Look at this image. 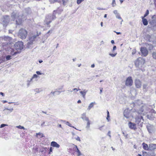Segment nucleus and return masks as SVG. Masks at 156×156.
Instances as JSON below:
<instances>
[{
    "mask_svg": "<svg viewBox=\"0 0 156 156\" xmlns=\"http://www.w3.org/2000/svg\"><path fill=\"white\" fill-rule=\"evenodd\" d=\"M12 20H14L16 19V22L17 24L20 25L22 23L23 20L26 19L24 16H21L19 15V13L18 12H14L12 13L11 16Z\"/></svg>",
    "mask_w": 156,
    "mask_h": 156,
    "instance_id": "1",
    "label": "nucleus"
},
{
    "mask_svg": "<svg viewBox=\"0 0 156 156\" xmlns=\"http://www.w3.org/2000/svg\"><path fill=\"white\" fill-rule=\"evenodd\" d=\"M149 106L147 105H143L141 106L140 109L137 111L136 113L139 115H145L149 111Z\"/></svg>",
    "mask_w": 156,
    "mask_h": 156,
    "instance_id": "2",
    "label": "nucleus"
},
{
    "mask_svg": "<svg viewBox=\"0 0 156 156\" xmlns=\"http://www.w3.org/2000/svg\"><path fill=\"white\" fill-rule=\"evenodd\" d=\"M145 63V60L142 58H138L135 62V66L139 68L143 67Z\"/></svg>",
    "mask_w": 156,
    "mask_h": 156,
    "instance_id": "3",
    "label": "nucleus"
},
{
    "mask_svg": "<svg viewBox=\"0 0 156 156\" xmlns=\"http://www.w3.org/2000/svg\"><path fill=\"white\" fill-rule=\"evenodd\" d=\"M37 34L36 35L33 36L29 38V41L28 42L27 44V47L28 48H29L30 47L31 45L33 44V42L35 40V38L41 34V32L40 31L39 32L37 31Z\"/></svg>",
    "mask_w": 156,
    "mask_h": 156,
    "instance_id": "4",
    "label": "nucleus"
},
{
    "mask_svg": "<svg viewBox=\"0 0 156 156\" xmlns=\"http://www.w3.org/2000/svg\"><path fill=\"white\" fill-rule=\"evenodd\" d=\"M27 34V31L23 29H21L19 30L18 36L22 39H25Z\"/></svg>",
    "mask_w": 156,
    "mask_h": 156,
    "instance_id": "5",
    "label": "nucleus"
},
{
    "mask_svg": "<svg viewBox=\"0 0 156 156\" xmlns=\"http://www.w3.org/2000/svg\"><path fill=\"white\" fill-rule=\"evenodd\" d=\"M55 18V16L54 15H52L50 14L46 17V18L45 20V23L47 25H48Z\"/></svg>",
    "mask_w": 156,
    "mask_h": 156,
    "instance_id": "6",
    "label": "nucleus"
},
{
    "mask_svg": "<svg viewBox=\"0 0 156 156\" xmlns=\"http://www.w3.org/2000/svg\"><path fill=\"white\" fill-rule=\"evenodd\" d=\"M23 42L20 41L16 42L14 45V48L17 50H21L23 48Z\"/></svg>",
    "mask_w": 156,
    "mask_h": 156,
    "instance_id": "7",
    "label": "nucleus"
},
{
    "mask_svg": "<svg viewBox=\"0 0 156 156\" xmlns=\"http://www.w3.org/2000/svg\"><path fill=\"white\" fill-rule=\"evenodd\" d=\"M133 83V80L131 77H128L126 80L125 84L126 86H131Z\"/></svg>",
    "mask_w": 156,
    "mask_h": 156,
    "instance_id": "8",
    "label": "nucleus"
},
{
    "mask_svg": "<svg viewBox=\"0 0 156 156\" xmlns=\"http://www.w3.org/2000/svg\"><path fill=\"white\" fill-rule=\"evenodd\" d=\"M152 21L151 22V26L154 30H156V15H154L152 17Z\"/></svg>",
    "mask_w": 156,
    "mask_h": 156,
    "instance_id": "9",
    "label": "nucleus"
},
{
    "mask_svg": "<svg viewBox=\"0 0 156 156\" xmlns=\"http://www.w3.org/2000/svg\"><path fill=\"white\" fill-rule=\"evenodd\" d=\"M140 51L142 56H146L148 54V51L145 47H141L140 48Z\"/></svg>",
    "mask_w": 156,
    "mask_h": 156,
    "instance_id": "10",
    "label": "nucleus"
},
{
    "mask_svg": "<svg viewBox=\"0 0 156 156\" xmlns=\"http://www.w3.org/2000/svg\"><path fill=\"white\" fill-rule=\"evenodd\" d=\"M124 115L125 117L127 119L129 118L131 115L130 110L126 109L124 112Z\"/></svg>",
    "mask_w": 156,
    "mask_h": 156,
    "instance_id": "11",
    "label": "nucleus"
},
{
    "mask_svg": "<svg viewBox=\"0 0 156 156\" xmlns=\"http://www.w3.org/2000/svg\"><path fill=\"white\" fill-rule=\"evenodd\" d=\"M3 24L4 26H6L9 22V16H5L3 19Z\"/></svg>",
    "mask_w": 156,
    "mask_h": 156,
    "instance_id": "12",
    "label": "nucleus"
},
{
    "mask_svg": "<svg viewBox=\"0 0 156 156\" xmlns=\"http://www.w3.org/2000/svg\"><path fill=\"white\" fill-rule=\"evenodd\" d=\"M135 84L136 87L137 88L141 87L142 85L139 79H136L135 80Z\"/></svg>",
    "mask_w": 156,
    "mask_h": 156,
    "instance_id": "13",
    "label": "nucleus"
},
{
    "mask_svg": "<svg viewBox=\"0 0 156 156\" xmlns=\"http://www.w3.org/2000/svg\"><path fill=\"white\" fill-rule=\"evenodd\" d=\"M135 122L137 124H139L140 122H143L144 119H143V117L141 115L135 117Z\"/></svg>",
    "mask_w": 156,
    "mask_h": 156,
    "instance_id": "14",
    "label": "nucleus"
},
{
    "mask_svg": "<svg viewBox=\"0 0 156 156\" xmlns=\"http://www.w3.org/2000/svg\"><path fill=\"white\" fill-rule=\"evenodd\" d=\"M13 108H5L3 110V111L5 115H7L10 114L13 111Z\"/></svg>",
    "mask_w": 156,
    "mask_h": 156,
    "instance_id": "15",
    "label": "nucleus"
},
{
    "mask_svg": "<svg viewBox=\"0 0 156 156\" xmlns=\"http://www.w3.org/2000/svg\"><path fill=\"white\" fill-rule=\"evenodd\" d=\"M128 126L129 128L135 130L136 129V125L134 123L129 122L128 123Z\"/></svg>",
    "mask_w": 156,
    "mask_h": 156,
    "instance_id": "16",
    "label": "nucleus"
},
{
    "mask_svg": "<svg viewBox=\"0 0 156 156\" xmlns=\"http://www.w3.org/2000/svg\"><path fill=\"white\" fill-rule=\"evenodd\" d=\"M116 47L115 46H114L113 48V49L112 50V51L114 53H109V55L111 56L112 57H115L117 54V52H115L114 51L116 50Z\"/></svg>",
    "mask_w": 156,
    "mask_h": 156,
    "instance_id": "17",
    "label": "nucleus"
},
{
    "mask_svg": "<svg viewBox=\"0 0 156 156\" xmlns=\"http://www.w3.org/2000/svg\"><path fill=\"white\" fill-rule=\"evenodd\" d=\"M156 149V144H151L149 145V150L152 151Z\"/></svg>",
    "mask_w": 156,
    "mask_h": 156,
    "instance_id": "18",
    "label": "nucleus"
},
{
    "mask_svg": "<svg viewBox=\"0 0 156 156\" xmlns=\"http://www.w3.org/2000/svg\"><path fill=\"white\" fill-rule=\"evenodd\" d=\"M51 145L53 147L58 148L60 147V145L57 142L55 141H52L51 143Z\"/></svg>",
    "mask_w": 156,
    "mask_h": 156,
    "instance_id": "19",
    "label": "nucleus"
},
{
    "mask_svg": "<svg viewBox=\"0 0 156 156\" xmlns=\"http://www.w3.org/2000/svg\"><path fill=\"white\" fill-rule=\"evenodd\" d=\"M9 52H8V54L10 55H12V57L13 55H15L18 53V51H15L14 50L12 49H11Z\"/></svg>",
    "mask_w": 156,
    "mask_h": 156,
    "instance_id": "20",
    "label": "nucleus"
},
{
    "mask_svg": "<svg viewBox=\"0 0 156 156\" xmlns=\"http://www.w3.org/2000/svg\"><path fill=\"white\" fill-rule=\"evenodd\" d=\"M1 39L4 40V41H10L12 40L11 37L8 36H4L3 37H0Z\"/></svg>",
    "mask_w": 156,
    "mask_h": 156,
    "instance_id": "21",
    "label": "nucleus"
},
{
    "mask_svg": "<svg viewBox=\"0 0 156 156\" xmlns=\"http://www.w3.org/2000/svg\"><path fill=\"white\" fill-rule=\"evenodd\" d=\"M141 104H142V101L141 100H138L135 103L133 102L131 104V105L134 107V105H140Z\"/></svg>",
    "mask_w": 156,
    "mask_h": 156,
    "instance_id": "22",
    "label": "nucleus"
},
{
    "mask_svg": "<svg viewBox=\"0 0 156 156\" xmlns=\"http://www.w3.org/2000/svg\"><path fill=\"white\" fill-rule=\"evenodd\" d=\"M88 90H86L85 89L83 90V91H80V94L82 95L83 97L85 98L86 94Z\"/></svg>",
    "mask_w": 156,
    "mask_h": 156,
    "instance_id": "23",
    "label": "nucleus"
},
{
    "mask_svg": "<svg viewBox=\"0 0 156 156\" xmlns=\"http://www.w3.org/2000/svg\"><path fill=\"white\" fill-rule=\"evenodd\" d=\"M146 46L150 50L152 49L153 48V46L151 43L146 44Z\"/></svg>",
    "mask_w": 156,
    "mask_h": 156,
    "instance_id": "24",
    "label": "nucleus"
},
{
    "mask_svg": "<svg viewBox=\"0 0 156 156\" xmlns=\"http://www.w3.org/2000/svg\"><path fill=\"white\" fill-rule=\"evenodd\" d=\"M81 118L83 120L86 121H88L89 120L88 118L86 116L85 113H83L82 114Z\"/></svg>",
    "mask_w": 156,
    "mask_h": 156,
    "instance_id": "25",
    "label": "nucleus"
},
{
    "mask_svg": "<svg viewBox=\"0 0 156 156\" xmlns=\"http://www.w3.org/2000/svg\"><path fill=\"white\" fill-rule=\"evenodd\" d=\"M143 148L145 150L148 151L149 150V146L148 147L147 144L143 143L142 144Z\"/></svg>",
    "mask_w": 156,
    "mask_h": 156,
    "instance_id": "26",
    "label": "nucleus"
},
{
    "mask_svg": "<svg viewBox=\"0 0 156 156\" xmlns=\"http://www.w3.org/2000/svg\"><path fill=\"white\" fill-rule=\"evenodd\" d=\"M145 17H142V22L144 25L146 26L148 24V21L146 19L144 18Z\"/></svg>",
    "mask_w": 156,
    "mask_h": 156,
    "instance_id": "27",
    "label": "nucleus"
},
{
    "mask_svg": "<svg viewBox=\"0 0 156 156\" xmlns=\"http://www.w3.org/2000/svg\"><path fill=\"white\" fill-rule=\"evenodd\" d=\"M94 104H95V102H93L90 103L88 107L87 110L90 111L91 108L94 106Z\"/></svg>",
    "mask_w": 156,
    "mask_h": 156,
    "instance_id": "28",
    "label": "nucleus"
},
{
    "mask_svg": "<svg viewBox=\"0 0 156 156\" xmlns=\"http://www.w3.org/2000/svg\"><path fill=\"white\" fill-rule=\"evenodd\" d=\"M61 121L65 122V123L68 126L72 127L73 128H74V127L72 126V124H70L69 122L66 121L65 120H61Z\"/></svg>",
    "mask_w": 156,
    "mask_h": 156,
    "instance_id": "29",
    "label": "nucleus"
},
{
    "mask_svg": "<svg viewBox=\"0 0 156 156\" xmlns=\"http://www.w3.org/2000/svg\"><path fill=\"white\" fill-rule=\"evenodd\" d=\"M27 87H29L30 84L31 82H33V80L30 78L29 80H28L27 81Z\"/></svg>",
    "mask_w": 156,
    "mask_h": 156,
    "instance_id": "30",
    "label": "nucleus"
},
{
    "mask_svg": "<svg viewBox=\"0 0 156 156\" xmlns=\"http://www.w3.org/2000/svg\"><path fill=\"white\" fill-rule=\"evenodd\" d=\"M147 118L150 119V120H153L154 119V115L153 114H151L150 115H147Z\"/></svg>",
    "mask_w": 156,
    "mask_h": 156,
    "instance_id": "31",
    "label": "nucleus"
},
{
    "mask_svg": "<svg viewBox=\"0 0 156 156\" xmlns=\"http://www.w3.org/2000/svg\"><path fill=\"white\" fill-rule=\"evenodd\" d=\"M12 58V55H7L5 56V59L6 61L9 60Z\"/></svg>",
    "mask_w": 156,
    "mask_h": 156,
    "instance_id": "32",
    "label": "nucleus"
},
{
    "mask_svg": "<svg viewBox=\"0 0 156 156\" xmlns=\"http://www.w3.org/2000/svg\"><path fill=\"white\" fill-rule=\"evenodd\" d=\"M34 91L36 93H38L42 91V90L41 88H36L34 90Z\"/></svg>",
    "mask_w": 156,
    "mask_h": 156,
    "instance_id": "33",
    "label": "nucleus"
},
{
    "mask_svg": "<svg viewBox=\"0 0 156 156\" xmlns=\"http://www.w3.org/2000/svg\"><path fill=\"white\" fill-rule=\"evenodd\" d=\"M72 138L74 139H75L77 141H80V138L77 136H73Z\"/></svg>",
    "mask_w": 156,
    "mask_h": 156,
    "instance_id": "34",
    "label": "nucleus"
},
{
    "mask_svg": "<svg viewBox=\"0 0 156 156\" xmlns=\"http://www.w3.org/2000/svg\"><path fill=\"white\" fill-rule=\"evenodd\" d=\"M115 16L117 18L121 20V22L123 21V20L122 18L120 16L119 13L118 14H116V15H115Z\"/></svg>",
    "mask_w": 156,
    "mask_h": 156,
    "instance_id": "35",
    "label": "nucleus"
},
{
    "mask_svg": "<svg viewBox=\"0 0 156 156\" xmlns=\"http://www.w3.org/2000/svg\"><path fill=\"white\" fill-rule=\"evenodd\" d=\"M152 57L154 59H156V51L152 53Z\"/></svg>",
    "mask_w": 156,
    "mask_h": 156,
    "instance_id": "36",
    "label": "nucleus"
},
{
    "mask_svg": "<svg viewBox=\"0 0 156 156\" xmlns=\"http://www.w3.org/2000/svg\"><path fill=\"white\" fill-rule=\"evenodd\" d=\"M87 122L86 128L89 129L90 127V122L89 120L87 121Z\"/></svg>",
    "mask_w": 156,
    "mask_h": 156,
    "instance_id": "37",
    "label": "nucleus"
},
{
    "mask_svg": "<svg viewBox=\"0 0 156 156\" xmlns=\"http://www.w3.org/2000/svg\"><path fill=\"white\" fill-rule=\"evenodd\" d=\"M109 117H110V116H109V112L108 111H107V117L106 118V119L108 120V122H109L110 120V119L109 118Z\"/></svg>",
    "mask_w": 156,
    "mask_h": 156,
    "instance_id": "38",
    "label": "nucleus"
},
{
    "mask_svg": "<svg viewBox=\"0 0 156 156\" xmlns=\"http://www.w3.org/2000/svg\"><path fill=\"white\" fill-rule=\"evenodd\" d=\"M6 61V59L5 58H1L0 59V62H1V63L4 62Z\"/></svg>",
    "mask_w": 156,
    "mask_h": 156,
    "instance_id": "39",
    "label": "nucleus"
},
{
    "mask_svg": "<svg viewBox=\"0 0 156 156\" xmlns=\"http://www.w3.org/2000/svg\"><path fill=\"white\" fill-rule=\"evenodd\" d=\"M78 154L77 156H80L82 154L81 152L80 151V150H79L78 148H77V150H76V151Z\"/></svg>",
    "mask_w": 156,
    "mask_h": 156,
    "instance_id": "40",
    "label": "nucleus"
},
{
    "mask_svg": "<svg viewBox=\"0 0 156 156\" xmlns=\"http://www.w3.org/2000/svg\"><path fill=\"white\" fill-rule=\"evenodd\" d=\"M38 77V76L36 74H34L32 76V77L31 78L32 80H33V79L34 78H37Z\"/></svg>",
    "mask_w": 156,
    "mask_h": 156,
    "instance_id": "41",
    "label": "nucleus"
},
{
    "mask_svg": "<svg viewBox=\"0 0 156 156\" xmlns=\"http://www.w3.org/2000/svg\"><path fill=\"white\" fill-rule=\"evenodd\" d=\"M116 4L115 2V0H113L112 3V6L113 7H114L116 6Z\"/></svg>",
    "mask_w": 156,
    "mask_h": 156,
    "instance_id": "42",
    "label": "nucleus"
},
{
    "mask_svg": "<svg viewBox=\"0 0 156 156\" xmlns=\"http://www.w3.org/2000/svg\"><path fill=\"white\" fill-rule=\"evenodd\" d=\"M149 14V11L148 10H147L146 12V13L144 14V16L143 17H145L146 16H147Z\"/></svg>",
    "mask_w": 156,
    "mask_h": 156,
    "instance_id": "43",
    "label": "nucleus"
},
{
    "mask_svg": "<svg viewBox=\"0 0 156 156\" xmlns=\"http://www.w3.org/2000/svg\"><path fill=\"white\" fill-rule=\"evenodd\" d=\"M16 127H17L19 129H25V128L23 126H21L20 125L17 126H16Z\"/></svg>",
    "mask_w": 156,
    "mask_h": 156,
    "instance_id": "44",
    "label": "nucleus"
},
{
    "mask_svg": "<svg viewBox=\"0 0 156 156\" xmlns=\"http://www.w3.org/2000/svg\"><path fill=\"white\" fill-rule=\"evenodd\" d=\"M56 93H58V94H59L60 93V92L59 91H54V92H51V94H52L53 95H55V94Z\"/></svg>",
    "mask_w": 156,
    "mask_h": 156,
    "instance_id": "45",
    "label": "nucleus"
},
{
    "mask_svg": "<svg viewBox=\"0 0 156 156\" xmlns=\"http://www.w3.org/2000/svg\"><path fill=\"white\" fill-rule=\"evenodd\" d=\"M147 37L149 38V39H148V41L150 42H151V41H152V39H151V36L149 35H147Z\"/></svg>",
    "mask_w": 156,
    "mask_h": 156,
    "instance_id": "46",
    "label": "nucleus"
},
{
    "mask_svg": "<svg viewBox=\"0 0 156 156\" xmlns=\"http://www.w3.org/2000/svg\"><path fill=\"white\" fill-rule=\"evenodd\" d=\"M84 0H77V3L78 4H80L82 1H83Z\"/></svg>",
    "mask_w": 156,
    "mask_h": 156,
    "instance_id": "47",
    "label": "nucleus"
},
{
    "mask_svg": "<svg viewBox=\"0 0 156 156\" xmlns=\"http://www.w3.org/2000/svg\"><path fill=\"white\" fill-rule=\"evenodd\" d=\"M36 135L37 136L38 135H39L41 136V137H42L43 136V134L41 133H36Z\"/></svg>",
    "mask_w": 156,
    "mask_h": 156,
    "instance_id": "48",
    "label": "nucleus"
},
{
    "mask_svg": "<svg viewBox=\"0 0 156 156\" xmlns=\"http://www.w3.org/2000/svg\"><path fill=\"white\" fill-rule=\"evenodd\" d=\"M8 126L7 125L2 124L1 125L0 128H3V127H4L5 126Z\"/></svg>",
    "mask_w": 156,
    "mask_h": 156,
    "instance_id": "49",
    "label": "nucleus"
},
{
    "mask_svg": "<svg viewBox=\"0 0 156 156\" xmlns=\"http://www.w3.org/2000/svg\"><path fill=\"white\" fill-rule=\"evenodd\" d=\"M80 90V89H78L77 88H74L73 89V90L71 91V92H72L73 91H77L78 90Z\"/></svg>",
    "mask_w": 156,
    "mask_h": 156,
    "instance_id": "50",
    "label": "nucleus"
},
{
    "mask_svg": "<svg viewBox=\"0 0 156 156\" xmlns=\"http://www.w3.org/2000/svg\"><path fill=\"white\" fill-rule=\"evenodd\" d=\"M27 9L28 10V12H27V14H29L30 13V8H28L26 9V10Z\"/></svg>",
    "mask_w": 156,
    "mask_h": 156,
    "instance_id": "51",
    "label": "nucleus"
},
{
    "mask_svg": "<svg viewBox=\"0 0 156 156\" xmlns=\"http://www.w3.org/2000/svg\"><path fill=\"white\" fill-rule=\"evenodd\" d=\"M113 13H114V14H115V15H116V14H118L119 13L118 12V11L117 10H115L114 11H113Z\"/></svg>",
    "mask_w": 156,
    "mask_h": 156,
    "instance_id": "52",
    "label": "nucleus"
},
{
    "mask_svg": "<svg viewBox=\"0 0 156 156\" xmlns=\"http://www.w3.org/2000/svg\"><path fill=\"white\" fill-rule=\"evenodd\" d=\"M147 85L146 84H144L143 85V88L144 89H146Z\"/></svg>",
    "mask_w": 156,
    "mask_h": 156,
    "instance_id": "53",
    "label": "nucleus"
},
{
    "mask_svg": "<svg viewBox=\"0 0 156 156\" xmlns=\"http://www.w3.org/2000/svg\"><path fill=\"white\" fill-rule=\"evenodd\" d=\"M44 124H45V122L44 121L41 124V126L42 127L45 126L46 125H44Z\"/></svg>",
    "mask_w": 156,
    "mask_h": 156,
    "instance_id": "54",
    "label": "nucleus"
},
{
    "mask_svg": "<svg viewBox=\"0 0 156 156\" xmlns=\"http://www.w3.org/2000/svg\"><path fill=\"white\" fill-rule=\"evenodd\" d=\"M36 73L37 74V75H41L42 74V73H40V72L39 71H36Z\"/></svg>",
    "mask_w": 156,
    "mask_h": 156,
    "instance_id": "55",
    "label": "nucleus"
},
{
    "mask_svg": "<svg viewBox=\"0 0 156 156\" xmlns=\"http://www.w3.org/2000/svg\"><path fill=\"white\" fill-rule=\"evenodd\" d=\"M52 147H51L50 148V151L49 152V154H50L51 153V152H52Z\"/></svg>",
    "mask_w": 156,
    "mask_h": 156,
    "instance_id": "56",
    "label": "nucleus"
},
{
    "mask_svg": "<svg viewBox=\"0 0 156 156\" xmlns=\"http://www.w3.org/2000/svg\"><path fill=\"white\" fill-rule=\"evenodd\" d=\"M111 132L110 131H109L108 133V135L110 137H111Z\"/></svg>",
    "mask_w": 156,
    "mask_h": 156,
    "instance_id": "57",
    "label": "nucleus"
},
{
    "mask_svg": "<svg viewBox=\"0 0 156 156\" xmlns=\"http://www.w3.org/2000/svg\"><path fill=\"white\" fill-rule=\"evenodd\" d=\"M104 126H100V127H99V129L100 130H102V128Z\"/></svg>",
    "mask_w": 156,
    "mask_h": 156,
    "instance_id": "58",
    "label": "nucleus"
},
{
    "mask_svg": "<svg viewBox=\"0 0 156 156\" xmlns=\"http://www.w3.org/2000/svg\"><path fill=\"white\" fill-rule=\"evenodd\" d=\"M114 32L116 33L117 34H121V33L120 32H116L115 31H114Z\"/></svg>",
    "mask_w": 156,
    "mask_h": 156,
    "instance_id": "59",
    "label": "nucleus"
},
{
    "mask_svg": "<svg viewBox=\"0 0 156 156\" xmlns=\"http://www.w3.org/2000/svg\"><path fill=\"white\" fill-rule=\"evenodd\" d=\"M95 66V65L94 64H93L91 65V68H94Z\"/></svg>",
    "mask_w": 156,
    "mask_h": 156,
    "instance_id": "60",
    "label": "nucleus"
},
{
    "mask_svg": "<svg viewBox=\"0 0 156 156\" xmlns=\"http://www.w3.org/2000/svg\"><path fill=\"white\" fill-rule=\"evenodd\" d=\"M136 51L135 50H133L132 52V54H134L136 53Z\"/></svg>",
    "mask_w": 156,
    "mask_h": 156,
    "instance_id": "61",
    "label": "nucleus"
},
{
    "mask_svg": "<svg viewBox=\"0 0 156 156\" xmlns=\"http://www.w3.org/2000/svg\"><path fill=\"white\" fill-rule=\"evenodd\" d=\"M0 94L2 95V96H4V93H2V92H1L0 93Z\"/></svg>",
    "mask_w": 156,
    "mask_h": 156,
    "instance_id": "62",
    "label": "nucleus"
},
{
    "mask_svg": "<svg viewBox=\"0 0 156 156\" xmlns=\"http://www.w3.org/2000/svg\"><path fill=\"white\" fill-rule=\"evenodd\" d=\"M72 135L73 136H76V135H75V133H74L72 132Z\"/></svg>",
    "mask_w": 156,
    "mask_h": 156,
    "instance_id": "63",
    "label": "nucleus"
},
{
    "mask_svg": "<svg viewBox=\"0 0 156 156\" xmlns=\"http://www.w3.org/2000/svg\"><path fill=\"white\" fill-rule=\"evenodd\" d=\"M42 62H43V61H42V60H39V62L40 63H41Z\"/></svg>",
    "mask_w": 156,
    "mask_h": 156,
    "instance_id": "64",
    "label": "nucleus"
}]
</instances>
